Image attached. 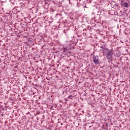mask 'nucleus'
Returning <instances> with one entry per match:
<instances>
[{
	"label": "nucleus",
	"instance_id": "obj_1",
	"mask_svg": "<svg viewBox=\"0 0 130 130\" xmlns=\"http://www.w3.org/2000/svg\"><path fill=\"white\" fill-rule=\"evenodd\" d=\"M113 54V51H112V50H108V49H105L104 50V55L108 59H110V58H112Z\"/></svg>",
	"mask_w": 130,
	"mask_h": 130
},
{
	"label": "nucleus",
	"instance_id": "obj_2",
	"mask_svg": "<svg viewBox=\"0 0 130 130\" xmlns=\"http://www.w3.org/2000/svg\"><path fill=\"white\" fill-rule=\"evenodd\" d=\"M92 59L93 60V62L94 63H95V64H98L99 63V57H98V56H93L92 57Z\"/></svg>",
	"mask_w": 130,
	"mask_h": 130
},
{
	"label": "nucleus",
	"instance_id": "obj_3",
	"mask_svg": "<svg viewBox=\"0 0 130 130\" xmlns=\"http://www.w3.org/2000/svg\"><path fill=\"white\" fill-rule=\"evenodd\" d=\"M124 8H128V4L127 3H125L123 4Z\"/></svg>",
	"mask_w": 130,
	"mask_h": 130
}]
</instances>
